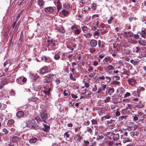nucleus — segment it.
Segmentation results:
<instances>
[{
	"label": "nucleus",
	"mask_w": 146,
	"mask_h": 146,
	"mask_svg": "<svg viewBox=\"0 0 146 146\" xmlns=\"http://www.w3.org/2000/svg\"><path fill=\"white\" fill-rule=\"evenodd\" d=\"M24 123H25V125H22V126L23 127L26 126H28L29 127L35 129L37 126V125L36 122L33 119H32L31 120H29L27 122H24Z\"/></svg>",
	"instance_id": "f257e3e1"
},
{
	"label": "nucleus",
	"mask_w": 146,
	"mask_h": 146,
	"mask_svg": "<svg viewBox=\"0 0 146 146\" xmlns=\"http://www.w3.org/2000/svg\"><path fill=\"white\" fill-rule=\"evenodd\" d=\"M71 29L72 30H73L74 29H76L75 31V33L77 35H79L82 31L80 26L76 24H74L72 26Z\"/></svg>",
	"instance_id": "f03ea898"
},
{
	"label": "nucleus",
	"mask_w": 146,
	"mask_h": 146,
	"mask_svg": "<svg viewBox=\"0 0 146 146\" xmlns=\"http://www.w3.org/2000/svg\"><path fill=\"white\" fill-rule=\"evenodd\" d=\"M40 116L42 121H43L44 123H46L47 122L46 119L47 117V114L46 112L45 111L43 112L42 111L40 112Z\"/></svg>",
	"instance_id": "7ed1b4c3"
},
{
	"label": "nucleus",
	"mask_w": 146,
	"mask_h": 146,
	"mask_svg": "<svg viewBox=\"0 0 146 146\" xmlns=\"http://www.w3.org/2000/svg\"><path fill=\"white\" fill-rule=\"evenodd\" d=\"M98 46L99 48L97 49L98 52H102L104 49L105 45L104 44L103 42L100 41V40H98Z\"/></svg>",
	"instance_id": "20e7f679"
},
{
	"label": "nucleus",
	"mask_w": 146,
	"mask_h": 146,
	"mask_svg": "<svg viewBox=\"0 0 146 146\" xmlns=\"http://www.w3.org/2000/svg\"><path fill=\"white\" fill-rule=\"evenodd\" d=\"M27 80V79L23 76H21L17 78V82L19 84H22V83H25Z\"/></svg>",
	"instance_id": "39448f33"
},
{
	"label": "nucleus",
	"mask_w": 146,
	"mask_h": 146,
	"mask_svg": "<svg viewBox=\"0 0 146 146\" xmlns=\"http://www.w3.org/2000/svg\"><path fill=\"white\" fill-rule=\"evenodd\" d=\"M69 12L68 11L64 9L62 10L59 13V15L62 17H64V16H66L68 15Z\"/></svg>",
	"instance_id": "423d86ee"
},
{
	"label": "nucleus",
	"mask_w": 146,
	"mask_h": 146,
	"mask_svg": "<svg viewBox=\"0 0 146 146\" xmlns=\"http://www.w3.org/2000/svg\"><path fill=\"white\" fill-rule=\"evenodd\" d=\"M127 82L130 85L132 86H135L136 80L133 78H129L127 80Z\"/></svg>",
	"instance_id": "0eeeda50"
},
{
	"label": "nucleus",
	"mask_w": 146,
	"mask_h": 146,
	"mask_svg": "<svg viewBox=\"0 0 146 146\" xmlns=\"http://www.w3.org/2000/svg\"><path fill=\"white\" fill-rule=\"evenodd\" d=\"M45 12L48 14L52 13L54 10L53 8L52 7H48L44 9Z\"/></svg>",
	"instance_id": "6e6552de"
},
{
	"label": "nucleus",
	"mask_w": 146,
	"mask_h": 146,
	"mask_svg": "<svg viewBox=\"0 0 146 146\" xmlns=\"http://www.w3.org/2000/svg\"><path fill=\"white\" fill-rule=\"evenodd\" d=\"M138 117L140 118V120H143L146 117V115H145L143 113L141 112H138V114L136 115Z\"/></svg>",
	"instance_id": "1a4fd4ad"
},
{
	"label": "nucleus",
	"mask_w": 146,
	"mask_h": 146,
	"mask_svg": "<svg viewBox=\"0 0 146 146\" xmlns=\"http://www.w3.org/2000/svg\"><path fill=\"white\" fill-rule=\"evenodd\" d=\"M48 67L46 66H44L41 68L39 70L40 73L42 74L47 72H48Z\"/></svg>",
	"instance_id": "9d476101"
},
{
	"label": "nucleus",
	"mask_w": 146,
	"mask_h": 146,
	"mask_svg": "<svg viewBox=\"0 0 146 146\" xmlns=\"http://www.w3.org/2000/svg\"><path fill=\"white\" fill-rule=\"evenodd\" d=\"M19 140V138L17 136H15L13 137L12 139V142L15 143V145L16 146L18 145V141Z\"/></svg>",
	"instance_id": "9b49d317"
},
{
	"label": "nucleus",
	"mask_w": 146,
	"mask_h": 146,
	"mask_svg": "<svg viewBox=\"0 0 146 146\" xmlns=\"http://www.w3.org/2000/svg\"><path fill=\"white\" fill-rule=\"evenodd\" d=\"M97 41L94 39H92L90 41V44L92 47H95L97 44Z\"/></svg>",
	"instance_id": "f8f14e48"
},
{
	"label": "nucleus",
	"mask_w": 146,
	"mask_h": 146,
	"mask_svg": "<svg viewBox=\"0 0 146 146\" xmlns=\"http://www.w3.org/2000/svg\"><path fill=\"white\" fill-rule=\"evenodd\" d=\"M43 125L44 127L42 128V130L46 132H48L50 128L49 126L45 124H44Z\"/></svg>",
	"instance_id": "ddd939ff"
},
{
	"label": "nucleus",
	"mask_w": 146,
	"mask_h": 146,
	"mask_svg": "<svg viewBox=\"0 0 146 146\" xmlns=\"http://www.w3.org/2000/svg\"><path fill=\"white\" fill-rule=\"evenodd\" d=\"M24 112L22 111H18L16 113V116L18 117H22L24 115Z\"/></svg>",
	"instance_id": "4468645a"
},
{
	"label": "nucleus",
	"mask_w": 146,
	"mask_h": 146,
	"mask_svg": "<svg viewBox=\"0 0 146 146\" xmlns=\"http://www.w3.org/2000/svg\"><path fill=\"white\" fill-rule=\"evenodd\" d=\"M108 93L110 95H111L114 92V89L113 88L108 87L107 88Z\"/></svg>",
	"instance_id": "2eb2a0df"
},
{
	"label": "nucleus",
	"mask_w": 146,
	"mask_h": 146,
	"mask_svg": "<svg viewBox=\"0 0 146 146\" xmlns=\"http://www.w3.org/2000/svg\"><path fill=\"white\" fill-rule=\"evenodd\" d=\"M141 35L142 37H143L144 38H146V32H145V29L142 28Z\"/></svg>",
	"instance_id": "dca6fc26"
},
{
	"label": "nucleus",
	"mask_w": 146,
	"mask_h": 146,
	"mask_svg": "<svg viewBox=\"0 0 146 146\" xmlns=\"http://www.w3.org/2000/svg\"><path fill=\"white\" fill-rule=\"evenodd\" d=\"M102 29H97L96 31H98V32H99V31H100V33L102 35L103 34H104L105 33H106V32L105 31V30L104 29V28L105 27H104L103 25H102Z\"/></svg>",
	"instance_id": "f3484780"
},
{
	"label": "nucleus",
	"mask_w": 146,
	"mask_h": 146,
	"mask_svg": "<svg viewBox=\"0 0 146 146\" xmlns=\"http://www.w3.org/2000/svg\"><path fill=\"white\" fill-rule=\"evenodd\" d=\"M56 29L59 31V32L62 33H64L65 32V30L62 27L59 28L58 27H57Z\"/></svg>",
	"instance_id": "a211bd4d"
},
{
	"label": "nucleus",
	"mask_w": 146,
	"mask_h": 146,
	"mask_svg": "<svg viewBox=\"0 0 146 146\" xmlns=\"http://www.w3.org/2000/svg\"><path fill=\"white\" fill-rule=\"evenodd\" d=\"M138 42L141 45L145 46L146 45V40H138Z\"/></svg>",
	"instance_id": "6ab92c4d"
},
{
	"label": "nucleus",
	"mask_w": 146,
	"mask_h": 146,
	"mask_svg": "<svg viewBox=\"0 0 146 146\" xmlns=\"http://www.w3.org/2000/svg\"><path fill=\"white\" fill-rule=\"evenodd\" d=\"M119 136L118 134H114L112 138L114 141H116L119 139Z\"/></svg>",
	"instance_id": "aec40b11"
},
{
	"label": "nucleus",
	"mask_w": 146,
	"mask_h": 146,
	"mask_svg": "<svg viewBox=\"0 0 146 146\" xmlns=\"http://www.w3.org/2000/svg\"><path fill=\"white\" fill-rule=\"evenodd\" d=\"M57 7L58 10L59 11L62 8V5L60 0H58L57 2Z\"/></svg>",
	"instance_id": "412c9836"
},
{
	"label": "nucleus",
	"mask_w": 146,
	"mask_h": 146,
	"mask_svg": "<svg viewBox=\"0 0 146 146\" xmlns=\"http://www.w3.org/2000/svg\"><path fill=\"white\" fill-rule=\"evenodd\" d=\"M47 42L48 43V46H55V43L53 42V41L52 40H48Z\"/></svg>",
	"instance_id": "4be33fe9"
},
{
	"label": "nucleus",
	"mask_w": 146,
	"mask_h": 146,
	"mask_svg": "<svg viewBox=\"0 0 146 146\" xmlns=\"http://www.w3.org/2000/svg\"><path fill=\"white\" fill-rule=\"evenodd\" d=\"M76 137L77 141H80L82 139V136H81L80 133L77 134Z\"/></svg>",
	"instance_id": "5701e85b"
},
{
	"label": "nucleus",
	"mask_w": 146,
	"mask_h": 146,
	"mask_svg": "<svg viewBox=\"0 0 146 146\" xmlns=\"http://www.w3.org/2000/svg\"><path fill=\"white\" fill-rule=\"evenodd\" d=\"M130 135L132 137L134 136H137L138 135V133L137 131H132L130 132Z\"/></svg>",
	"instance_id": "b1692460"
},
{
	"label": "nucleus",
	"mask_w": 146,
	"mask_h": 146,
	"mask_svg": "<svg viewBox=\"0 0 146 146\" xmlns=\"http://www.w3.org/2000/svg\"><path fill=\"white\" fill-rule=\"evenodd\" d=\"M110 118V116L109 115H106L101 117L102 121H103L107 119H109Z\"/></svg>",
	"instance_id": "393cba45"
},
{
	"label": "nucleus",
	"mask_w": 146,
	"mask_h": 146,
	"mask_svg": "<svg viewBox=\"0 0 146 146\" xmlns=\"http://www.w3.org/2000/svg\"><path fill=\"white\" fill-rule=\"evenodd\" d=\"M93 129V127L92 126H91V127H88L87 130L85 132L87 131L89 132L90 133H91L92 131V130Z\"/></svg>",
	"instance_id": "a878e982"
},
{
	"label": "nucleus",
	"mask_w": 146,
	"mask_h": 146,
	"mask_svg": "<svg viewBox=\"0 0 146 146\" xmlns=\"http://www.w3.org/2000/svg\"><path fill=\"white\" fill-rule=\"evenodd\" d=\"M54 75L53 74H47V75L46 76V77L48 78V80H49L50 81V80L53 78V76Z\"/></svg>",
	"instance_id": "bb28decb"
},
{
	"label": "nucleus",
	"mask_w": 146,
	"mask_h": 146,
	"mask_svg": "<svg viewBox=\"0 0 146 146\" xmlns=\"http://www.w3.org/2000/svg\"><path fill=\"white\" fill-rule=\"evenodd\" d=\"M14 121L13 119H11L8 120L7 124L8 126H10L11 124L14 122Z\"/></svg>",
	"instance_id": "cd10ccee"
},
{
	"label": "nucleus",
	"mask_w": 146,
	"mask_h": 146,
	"mask_svg": "<svg viewBox=\"0 0 146 146\" xmlns=\"http://www.w3.org/2000/svg\"><path fill=\"white\" fill-rule=\"evenodd\" d=\"M38 4L40 7H42L44 4V2L42 0H38Z\"/></svg>",
	"instance_id": "c85d7f7f"
},
{
	"label": "nucleus",
	"mask_w": 146,
	"mask_h": 146,
	"mask_svg": "<svg viewBox=\"0 0 146 146\" xmlns=\"http://www.w3.org/2000/svg\"><path fill=\"white\" fill-rule=\"evenodd\" d=\"M123 142L124 143H125L127 142L131 141V140L129 138H123Z\"/></svg>",
	"instance_id": "c756f323"
},
{
	"label": "nucleus",
	"mask_w": 146,
	"mask_h": 146,
	"mask_svg": "<svg viewBox=\"0 0 146 146\" xmlns=\"http://www.w3.org/2000/svg\"><path fill=\"white\" fill-rule=\"evenodd\" d=\"M38 100V99L36 97H33L29 99V101H34L36 102Z\"/></svg>",
	"instance_id": "7c9ffc66"
},
{
	"label": "nucleus",
	"mask_w": 146,
	"mask_h": 146,
	"mask_svg": "<svg viewBox=\"0 0 146 146\" xmlns=\"http://www.w3.org/2000/svg\"><path fill=\"white\" fill-rule=\"evenodd\" d=\"M82 29L83 32L85 33H86V32L87 31L88 28L86 26L84 25L82 27Z\"/></svg>",
	"instance_id": "2f4dec72"
},
{
	"label": "nucleus",
	"mask_w": 146,
	"mask_h": 146,
	"mask_svg": "<svg viewBox=\"0 0 146 146\" xmlns=\"http://www.w3.org/2000/svg\"><path fill=\"white\" fill-rule=\"evenodd\" d=\"M145 90V88L143 87H139L137 89V92L138 93H139L141 91H143Z\"/></svg>",
	"instance_id": "473e14b6"
},
{
	"label": "nucleus",
	"mask_w": 146,
	"mask_h": 146,
	"mask_svg": "<svg viewBox=\"0 0 146 146\" xmlns=\"http://www.w3.org/2000/svg\"><path fill=\"white\" fill-rule=\"evenodd\" d=\"M114 69V67L111 65H109L106 68V70L108 71Z\"/></svg>",
	"instance_id": "72a5a7b5"
},
{
	"label": "nucleus",
	"mask_w": 146,
	"mask_h": 146,
	"mask_svg": "<svg viewBox=\"0 0 146 146\" xmlns=\"http://www.w3.org/2000/svg\"><path fill=\"white\" fill-rule=\"evenodd\" d=\"M37 139L36 138L31 139L29 140V142L30 143H35L37 141Z\"/></svg>",
	"instance_id": "f704fd0d"
},
{
	"label": "nucleus",
	"mask_w": 146,
	"mask_h": 146,
	"mask_svg": "<svg viewBox=\"0 0 146 146\" xmlns=\"http://www.w3.org/2000/svg\"><path fill=\"white\" fill-rule=\"evenodd\" d=\"M63 6L65 8L69 9L70 8V5L68 3H66Z\"/></svg>",
	"instance_id": "c9c22d12"
},
{
	"label": "nucleus",
	"mask_w": 146,
	"mask_h": 146,
	"mask_svg": "<svg viewBox=\"0 0 146 146\" xmlns=\"http://www.w3.org/2000/svg\"><path fill=\"white\" fill-rule=\"evenodd\" d=\"M50 88H49L48 90L47 91H45L44 90L43 91V92L46 95L49 96L50 94Z\"/></svg>",
	"instance_id": "e433bc0d"
},
{
	"label": "nucleus",
	"mask_w": 146,
	"mask_h": 146,
	"mask_svg": "<svg viewBox=\"0 0 146 146\" xmlns=\"http://www.w3.org/2000/svg\"><path fill=\"white\" fill-rule=\"evenodd\" d=\"M84 143L83 144V146H87L90 143L88 141H86L84 140L83 141Z\"/></svg>",
	"instance_id": "4c0bfd02"
},
{
	"label": "nucleus",
	"mask_w": 146,
	"mask_h": 146,
	"mask_svg": "<svg viewBox=\"0 0 146 146\" xmlns=\"http://www.w3.org/2000/svg\"><path fill=\"white\" fill-rule=\"evenodd\" d=\"M60 57V56L58 54H56L54 57V58L56 60H58L59 59Z\"/></svg>",
	"instance_id": "58836bf2"
},
{
	"label": "nucleus",
	"mask_w": 146,
	"mask_h": 146,
	"mask_svg": "<svg viewBox=\"0 0 146 146\" xmlns=\"http://www.w3.org/2000/svg\"><path fill=\"white\" fill-rule=\"evenodd\" d=\"M126 35L128 36H131L133 35V33L130 32H128L127 33L126 32Z\"/></svg>",
	"instance_id": "ea45409f"
},
{
	"label": "nucleus",
	"mask_w": 146,
	"mask_h": 146,
	"mask_svg": "<svg viewBox=\"0 0 146 146\" xmlns=\"http://www.w3.org/2000/svg\"><path fill=\"white\" fill-rule=\"evenodd\" d=\"M91 122L92 123V124L93 125H96L98 124L97 121L96 119H93L92 120Z\"/></svg>",
	"instance_id": "a19ab883"
},
{
	"label": "nucleus",
	"mask_w": 146,
	"mask_h": 146,
	"mask_svg": "<svg viewBox=\"0 0 146 146\" xmlns=\"http://www.w3.org/2000/svg\"><path fill=\"white\" fill-rule=\"evenodd\" d=\"M111 83L112 84L116 86L118 85L119 83V82L118 81H112L111 82Z\"/></svg>",
	"instance_id": "79ce46f5"
},
{
	"label": "nucleus",
	"mask_w": 146,
	"mask_h": 146,
	"mask_svg": "<svg viewBox=\"0 0 146 146\" xmlns=\"http://www.w3.org/2000/svg\"><path fill=\"white\" fill-rule=\"evenodd\" d=\"M119 93L121 94H122L125 92V90L123 88H120L118 90Z\"/></svg>",
	"instance_id": "37998d69"
},
{
	"label": "nucleus",
	"mask_w": 146,
	"mask_h": 146,
	"mask_svg": "<svg viewBox=\"0 0 146 146\" xmlns=\"http://www.w3.org/2000/svg\"><path fill=\"white\" fill-rule=\"evenodd\" d=\"M35 119L37 121V122L38 123L42 121L41 119L39 117H35Z\"/></svg>",
	"instance_id": "c03bdc74"
},
{
	"label": "nucleus",
	"mask_w": 146,
	"mask_h": 146,
	"mask_svg": "<svg viewBox=\"0 0 146 146\" xmlns=\"http://www.w3.org/2000/svg\"><path fill=\"white\" fill-rule=\"evenodd\" d=\"M41 60L42 61L46 62H48L49 61H47V58L43 56Z\"/></svg>",
	"instance_id": "a18cd8bd"
},
{
	"label": "nucleus",
	"mask_w": 146,
	"mask_h": 146,
	"mask_svg": "<svg viewBox=\"0 0 146 146\" xmlns=\"http://www.w3.org/2000/svg\"><path fill=\"white\" fill-rule=\"evenodd\" d=\"M91 7L94 10L96 9V5L95 3H93L92 4L91 6Z\"/></svg>",
	"instance_id": "49530a36"
},
{
	"label": "nucleus",
	"mask_w": 146,
	"mask_h": 146,
	"mask_svg": "<svg viewBox=\"0 0 146 146\" xmlns=\"http://www.w3.org/2000/svg\"><path fill=\"white\" fill-rule=\"evenodd\" d=\"M110 97H106V99L105 100V103H107L110 101Z\"/></svg>",
	"instance_id": "de8ad7c7"
},
{
	"label": "nucleus",
	"mask_w": 146,
	"mask_h": 146,
	"mask_svg": "<svg viewBox=\"0 0 146 146\" xmlns=\"http://www.w3.org/2000/svg\"><path fill=\"white\" fill-rule=\"evenodd\" d=\"M105 56V54H99V55L98 57L100 58L101 59H102Z\"/></svg>",
	"instance_id": "09e8293b"
},
{
	"label": "nucleus",
	"mask_w": 146,
	"mask_h": 146,
	"mask_svg": "<svg viewBox=\"0 0 146 146\" xmlns=\"http://www.w3.org/2000/svg\"><path fill=\"white\" fill-rule=\"evenodd\" d=\"M43 82L44 83H49L50 82V80L48 79L45 78L43 80Z\"/></svg>",
	"instance_id": "8fccbe9b"
},
{
	"label": "nucleus",
	"mask_w": 146,
	"mask_h": 146,
	"mask_svg": "<svg viewBox=\"0 0 146 146\" xmlns=\"http://www.w3.org/2000/svg\"><path fill=\"white\" fill-rule=\"evenodd\" d=\"M3 131L5 134H7L9 133V131L6 128H4L3 129Z\"/></svg>",
	"instance_id": "3c124183"
},
{
	"label": "nucleus",
	"mask_w": 146,
	"mask_h": 146,
	"mask_svg": "<svg viewBox=\"0 0 146 146\" xmlns=\"http://www.w3.org/2000/svg\"><path fill=\"white\" fill-rule=\"evenodd\" d=\"M55 82L56 85L59 84L60 82V80L58 78H56L55 80Z\"/></svg>",
	"instance_id": "603ef678"
},
{
	"label": "nucleus",
	"mask_w": 146,
	"mask_h": 146,
	"mask_svg": "<svg viewBox=\"0 0 146 146\" xmlns=\"http://www.w3.org/2000/svg\"><path fill=\"white\" fill-rule=\"evenodd\" d=\"M101 34V33L99 32L96 31H95L94 33V35L95 36L97 35V36H99V35H100Z\"/></svg>",
	"instance_id": "864d4df0"
},
{
	"label": "nucleus",
	"mask_w": 146,
	"mask_h": 146,
	"mask_svg": "<svg viewBox=\"0 0 146 146\" xmlns=\"http://www.w3.org/2000/svg\"><path fill=\"white\" fill-rule=\"evenodd\" d=\"M127 117V116H121L119 117V119H120L121 120H122L123 119H127L126 117Z\"/></svg>",
	"instance_id": "5fc2aeb1"
},
{
	"label": "nucleus",
	"mask_w": 146,
	"mask_h": 146,
	"mask_svg": "<svg viewBox=\"0 0 146 146\" xmlns=\"http://www.w3.org/2000/svg\"><path fill=\"white\" fill-rule=\"evenodd\" d=\"M114 142L113 141H110L108 143V145L109 146H112L113 145Z\"/></svg>",
	"instance_id": "6e6d98bb"
},
{
	"label": "nucleus",
	"mask_w": 146,
	"mask_h": 146,
	"mask_svg": "<svg viewBox=\"0 0 146 146\" xmlns=\"http://www.w3.org/2000/svg\"><path fill=\"white\" fill-rule=\"evenodd\" d=\"M97 69L100 71H102L103 70V68L101 66H99L97 67Z\"/></svg>",
	"instance_id": "4d7b16f0"
},
{
	"label": "nucleus",
	"mask_w": 146,
	"mask_h": 146,
	"mask_svg": "<svg viewBox=\"0 0 146 146\" xmlns=\"http://www.w3.org/2000/svg\"><path fill=\"white\" fill-rule=\"evenodd\" d=\"M106 81L108 83L110 82L111 79L110 77L108 76H106Z\"/></svg>",
	"instance_id": "13d9d810"
},
{
	"label": "nucleus",
	"mask_w": 146,
	"mask_h": 146,
	"mask_svg": "<svg viewBox=\"0 0 146 146\" xmlns=\"http://www.w3.org/2000/svg\"><path fill=\"white\" fill-rule=\"evenodd\" d=\"M90 123V122L88 121H85L84 123V125L86 126L88 125Z\"/></svg>",
	"instance_id": "bf43d9fd"
},
{
	"label": "nucleus",
	"mask_w": 146,
	"mask_h": 146,
	"mask_svg": "<svg viewBox=\"0 0 146 146\" xmlns=\"http://www.w3.org/2000/svg\"><path fill=\"white\" fill-rule=\"evenodd\" d=\"M70 70L72 72V74H74L75 73V72L74 71H75V70L74 69V67H73L72 68H70Z\"/></svg>",
	"instance_id": "052dcab7"
},
{
	"label": "nucleus",
	"mask_w": 146,
	"mask_h": 146,
	"mask_svg": "<svg viewBox=\"0 0 146 146\" xmlns=\"http://www.w3.org/2000/svg\"><path fill=\"white\" fill-rule=\"evenodd\" d=\"M105 78V77L104 76H100L98 78V79L100 80H104Z\"/></svg>",
	"instance_id": "680f3d73"
},
{
	"label": "nucleus",
	"mask_w": 146,
	"mask_h": 146,
	"mask_svg": "<svg viewBox=\"0 0 146 146\" xmlns=\"http://www.w3.org/2000/svg\"><path fill=\"white\" fill-rule=\"evenodd\" d=\"M64 136H65L67 138H69L70 137L69 135L68 134V132H66L64 135Z\"/></svg>",
	"instance_id": "e2e57ef3"
},
{
	"label": "nucleus",
	"mask_w": 146,
	"mask_h": 146,
	"mask_svg": "<svg viewBox=\"0 0 146 146\" xmlns=\"http://www.w3.org/2000/svg\"><path fill=\"white\" fill-rule=\"evenodd\" d=\"M133 120L134 121H137L138 120V117L137 116H135L133 117Z\"/></svg>",
	"instance_id": "0e129e2a"
},
{
	"label": "nucleus",
	"mask_w": 146,
	"mask_h": 146,
	"mask_svg": "<svg viewBox=\"0 0 146 146\" xmlns=\"http://www.w3.org/2000/svg\"><path fill=\"white\" fill-rule=\"evenodd\" d=\"M121 144L120 142L116 143L115 144V146H121Z\"/></svg>",
	"instance_id": "69168bd1"
},
{
	"label": "nucleus",
	"mask_w": 146,
	"mask_h": 146,
	"mask_svg": "<svg viewBox=\"0 0 146 146\" xmlns=\"http://www.w3.org/2000/svg\"><path fill=\"white\" fill-rule=\"evenodd\" d=\"M102 86L103 88V90L104 91L105 90V89L106 88V85H104V84H102Z\"/></svg>",
	"instance_id": "338daca9"
},
{
	"label": "nucleus",
	"mask_w": 146,
	"mask_h": 146,
	"mask_svg": "<svg viewBox=\"0 0 146 146\" xmlns=\"http://www.w3.org/2000/svg\"><path fill=\"white\" fill-rule=\"evenodd\" d=\"M90 51L91 53H93L95 51V50L94 48H92L90 49Z\"/></svg>",
	"instance_id": "774afa93"
}]
</instances>
